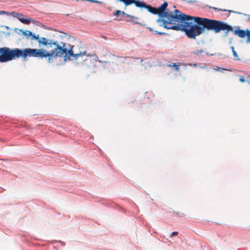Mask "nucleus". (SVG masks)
Instances as JSON below:
<instances>
[{
	"mask_svg": "<svg viewBox=\"0 0 250 250\" xmlns=\"http://www.w3.org/2000/svg\"><path fill=\"white\" fill-rule=\"evenodd\" d=\"M55 48L51 51H47L43 48L32 49L25 48L23 49H17V57H21L25 59L27 57H39L43 59L45 58L48 62L51 63L56 61L58 58H60L61 55L64 52L63 46H60L58 42H57V45H53Z\"/></svg>",
	"mask_w": 250,
	"mask_h": 250,
	"instance_id": "nucleus-1",
	"label": "nucleus"
},
{
	"mask_svg": "<svg viewBox=\"0 0 250 250\" xmlns=\"http://www.w3.org/2000/svg\"><path fill=\"white\" fill-rule=\"evenodd\" d=\"M59 46L63 47L64 52L60 58H58L59 59H62V61H60L59 63H58V64H64L68 61H75L77 64L82 63L86 61L88 58L92 56L91 55L87 53L86 51L75 53L72 48L67 50L65 47V43L62 42H61Z\"/></svg>",
	"mask_w": 250,
	"mask_h": 250,
	"instance_id": "nucleus-2",
	"label": "nucleus"
},
{
	"mask_svg": "<svg viewBox=\"0 0 250 250\" xmlns=\"http://www.w3.org/2000/svg\"><path fill=\"white\" fill-rule=\"evenodd\" d=\"M19 31L27 39L30 38L32 40H37L39 47L42 46L52 47V45H57V41H54L53 40H48L44 37H40L39 35L36 36L35 34H33L30 31L27 30H23V29H19Z\"/></svg>",
	"mask_w": 250,
	"mask_h": 250,
	"instance_id": "nucleus-3",
	"label": "nucleus"
},
{
	"mask_svg": "<svg viewBox=\"0 0 250 250\" xmlns=\"http://www.w3.org/2000/svg\"><path fill=\"white\" fill-rule=\"evenodd\" d=\"M17 49L11 50L7 47L0 48V62H6L17 57Z\"/></svg>",
	"mask_w": 250,
	"mask_h": 250,
	"instance_id": "nucleus-4",
	"label": "nucleus"
},
{
	"mask_svg": "<svg viewBox=\"0 0 250 250\" xmlns=\"http://www.w3.org/2000/svg\"><path fill=\"white\" fill-rule=\"evenodd\" d=\"M16 17L21 22L24 24H28L31 22L32 20L30 18H28L26 16L18 13L16 14Z\"/></svg>",
	"mask_w": 250,
	"mask_h": 250,
	"instance_id": "nucleus-5",
	"label": "nucleus"
},
{
	"mask_svg": "<svg viewBox=\"0 0 250 250\" xmlns=\"http://www.w3.org/2000/svg\"><path fill=\"white\" fill-rule=\"evenodd\" d=\"M126 17L129 18V21H131L135 24H139L142 26H145V24H143L139 22V18L138 17L133 16L130 15H126Z\"/></svg>",
	"mask_w": 250,
	"mask_h": 250,
	"instance_id": "nucleus-6",
	"label": "nucleus"
},
{
	"mask_svg": "<svg viewBox=\"0 0 250 250\" xmlns=\"http://www.w3.org/2000/svg\"><path fill=\"white\" fill-rule=\"evenodd\" d=\"M247 30H240V29H237V30H235L234 31V33L235 34L238 35L239 37H240L241 38H244L246 36H247Z\"/></svg>",
	"mask_w": 250,
	"mask_h": 250,
	"instance_id": "nucleus-7",
	"label": "nucleus"
},
{
	"mask_svg": "<svg viewBox=\"0 0 250 250\" xmlns=\"http://www.w3.org/2000/svg\"><path fill=\"white\" fill-rule=\"evenodd\" d=\"M121 15V11L116 10L114 12V15L117 18L119 17Z\"/></svg>",
	"mask_w": 250,
	"mask_h": 250,
	"instance_id": "nucleus-8",
	"label": "nucleus"
},
{
	"mask_svg": "<svg viewBox=\"0 0 250 250\" xmlns=\"http://www.w3.org/2000/svg\"><path fill=\"white\" fill-rule=\"evenodd\" d=\"M231 49L232 53H233V57H235L236 59H238V55H237L236 52H235V51L234 50V47L233 46H231Z\"/></svg>",
	"mask_w": 250,
	"mask_h": 250,
	"instance_id": "nucleus-9",
	"label": "nucleus"
},
{
	"mask_svg": "<svg viewBox=\"0 0 250 250\" xmlns=\"http://www.w3.org/2000/svg\"><path fill=\"white\" fill-rule=\"evenodd\" d=\"M247 42L249 43V42H250V30H247Z\"/></svg>",
	"mask_w": 250,
	"mask_h": 250,
	"instance_id": "nucleus-10",
	"label": "nucleus"
},
{
	"mask_svg": "<svg viewBox=\"0 0 250 250\" xmlns=\"http://www.w3.org/2000/svg\"><path fill=\"white\" fill-rule=\"evenodd\" d=\"M214 69L215 70H216V71H222L224 70H226L225 69H224V68H220V67H217V68H214ZM227 70H229L228 69H226Z\"/></svg>",
	"mask_w": 250,
	"mask_h": 250,
	"instance_id": "nucleus-11",
	"label": "nucleus"
},
{
	"mask_svg": "<svg viewBox=\"0 0 250 250\" xmlns=\"http://www.w3.org/2000/svg\"><path fill=\"white\" fill-rule=\"evenodd\" d=\"M178 234V232H176V231H175V232H173L171 235H170V237H171L173 236H175V235H176L177 234Z\"/></svg>",
	"mask_w": 250,
	"mask_h": 250,
	"instance_id": "nucleus-12",
	"label": "nucleus"
},
{
	"mask_svg": "<svg viewBox=\"0 0 250 250\" xmlns=\"http://www.w3.org/2000/svg\"><path fill=\"white\" fill-rule=\"evenodd\" d=\"M240 81L242 83H243L245 82V79L244 77H241L240 79Z\"/></svg>",
	"mask_w": 250,
	"mask_h": 250,
	"instance_id": "nucleus-13",
	"label": "nucleus"
},
{
	"mask_svg": "<svg viewBox=\"0 0 250 250\" xmlns=\"http://www.w3.org/2000/svg\"><path fill=\"white\" fill-rule=\"evenodd\" d=\"M177 65L176 64V63H172L171 64H170L169 66H171V67H175L176 66H177Z\"/></svg>",
	"mask_w": 250,
	"mask_h": 250,
	"instance_id": "nucleus-14",
	"label": "nucleus"
},
{
	"mask_svg": "<svg viewBox=\"0 0 250 250\" xmlns=\"http://www.w3.org/2000/svg\"><path fill=\"white\" fill-rule=\"evenodd\" d=\"M175 69L177 71H178L179 70V66L178 65L176 66V67H175Z\"/></svg>",
	"mask_w": 250,
	"mask_h": 250,
	"instance_id": "nucleus-15",
	"label": "nucleus"
},
{
	"mask_svg": "<svg viewBox=\"0 0 250 250\" xmlns=\"http://www.w3.org/2000/svg\"><path fill=\"white\" fill-rule=\"evenodd\" d=\"M121 15H124L125 16H126V15H127V14L125 13L124 11H121Z\"/></svg>",
	"mask_w": 250,
	"mask_h": 250,
	"instance_id": "nucleus-16",
	"label": "nucleus"
},
{
	"mask_svg": "<svg viewBox=\"0 0 250 250\" xmlns=\"http://www.w3.org/2000/svg\"><path fill=\"white\" fill-rule=\"evenodd\" d=\"M94 3H101V1H98V0H95L94 1Z\"/></svg>",
	"mask_w": 250,
	"mask_h": 250,
	"instance_id": "nucleus-17",
	"label": "nucleus"
},
{
	"mask_svg": "<svg viewBox=\"0 0 250 250\" xmlns=\"http://www.w3.org/2000/svg\"><path fill=\"white\" fill-rule=\"evenodd\" d=\"M155 32H156L157 34H163V33H162V32H158V31H155Z\"/></svg>",
	"mask_w": 250,
	"mask_h": 250,
	"instance_id": "nucleus-18",
	"label": "nucleus"
},
{
	"mask_svg": "<svg viewBox=\"0 0 250 250\" xmlns=\"http://www.w3.org/2000/svg\"><path fill=\"white\" fill-rule=\"evenodd\" d=\"M147 28H148L150 31H153V29H152V28H151V27H147Z\"/></svg>",
	"mask_w": 250,
	"mask_h": 250,
	"instance_id": "nucleus-19",
	"label": "nucleus"
},
{
	"mask_svg": "<svg viewBox=\"0 0 250 250\" xmlns=\"http://www.w3.org/2000/svg\"><path fill=\"white\" fill-rule=\"evenodd\" d=\"M202 52L201 51H197L196 52V53L197 54H198L199 53H200V52Z\"/></svg>",
	"mask_w": 250,
	"mask_h": 250,
	"instance_id": "nucleus-20",
	"label": "nucleus"
},
{
	"mask_svg": "<svg viewBox=\"0 0 250 250\" xmlns=\"http://www.w3.org/2000/svg\"><path fill=\"white\" fill-rule=\"evenodd\" d=\"M4 13H5V12H4V11H1V12H0V13H1V14Z\"/></svg>",
	"mask_w": 250,
	"mask_h": 250,
	"instance_id": "nucleus-21",
	"label": "nucleus"
}]
</instances>
